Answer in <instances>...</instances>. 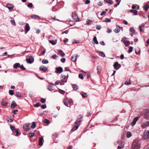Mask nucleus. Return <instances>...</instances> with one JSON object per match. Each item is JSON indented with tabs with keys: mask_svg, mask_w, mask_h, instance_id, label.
Here are the masks:
<instances>
[{
	"mask_svg": "<svg viewBox=\"0 0 149 149\" xmlns=\"http://www.w3.org/2000/svg\"><path fill=\"white\" fill-rule=\"evenodd\" d=\"M140 148V143L136 141H134L132 146V149H139Z\"/></svg>",
	"mask_w": 149,
	"mask_h": 149,
	"instance_id": "1",
	"label": "nucleus"
},
{
	"mask_svg": "<svg viewBox=\"0 0 149 149\" xmlns=\"http://www.w3.org/2000/svg\"><path fill=\"white\" fill-rule=\"evenodd\" d=\"M143 137L145 139H149V130L145 131Z\"/></svg>",
	"mask_w": 149,
	"mask_h": 149,
	"instance_id": "2",
	"label": "nucleus"
},
{
	"mask_svg": "<svg viewBox=\"0 0 149 149\" xmlns=\"http://www.w3.org/2000/svg\"><path fill=\"white\" fill-rule=\"evenodd\" d=\"M49 85L47 86V89L50 91H52L54 90V84L52 83H49Z\"/></svg>",
	"mask_w": 149,
	"mask_h": 149,
	"instance_id": "3",
	"label": "nucleus"
},
{
	"mask_svg": "<svg viewBox=\"0 0 149 149\" xmlns=\"http://www.w3.org/2000/svg\"><path fill=\"white\" fill-rule=\"evenodd\" d=\"M72 17L75 22H77L79 21V18L75 12L72 13Z\"/></svg>",
	"mask_w": 149,
	"mask_h": 149,
	"instance_id": "4",
	"label": "nucleus"
},
{
	"mask_svg": "<svg viewBox=\"0 0 149 149\" xmlns=\"http://www.w3.org/2000/svg\"><path fill=\"white\" fill-rule=\"evenodd\" d=\"M113 66L114 68L116 70H117L119 69L121 67V65L119 64L118 62L117 61L116 62L114 63Z\"/></svg>",
	"mask_w": 149,
	"mask_h": 149,
	"instance_id": "5",
	"label": "nucleus"
},
{
	"mask_svg": "<svg viewBox=\"0 0 149 149\" xmlns=\"http://www.w3.org/2000/svg\"><path fill=\"white\" fill-rule=\"evenodd\" d=\"M56 70L55 71V72L56 73L60 74L63 71V68L61 67L56 68Z\"/></svg>",
	"mask_w": 149,
	"mask_h": 149,
	"instance_id": "6",
	"label": "nucleus"
},
{
	"mask_svg": "<svg viewBox=\"0 0 149 149\" xmlns=\"http://www.w3.org/2000/svg\"><path fill=\"white\" fill-rule=\"evenodd\" d=\"M67 81V80H63L62 81L60 80H58L57 81L55 82V84L56 85H59L60 84L61 85H64V82H66Z\"/></svg>",
	"mask_w": 149,
	"mask_h": 149,
	"instance_id": "7",
	"label": "nucleus"
},
{
	"mask_svg": "<svg viewBox=\"0 0 149 149\" xmlns=\"http://www.w3.org/2000/svg\"><path fill=\"white\" fill-rule=\"evenodd\" d=\"M30 125L31 124L30 123H29L28 124H26L24 126L23 128L26 131L28 130L31 129V127H30Z\"/></svg>",
	"mask_w": 149,
	"mask_h": 149,
	"instance_id": "8",
	"label": "nucleus"
},
{
	"mask_svg": "<svg viewBox=\"0 0 149 149\" xmlns=\"http://www.w3.org/2000/svg\"><path fill=\"white\" fill-rule=\"evenodd\" d=\"M121 41L123 42L126 46H129L130 44V41L128 40H125L123 39H122Z\"/></svg>",
	"mask_w": 149,
	"mask_h": 149,
	"instance_id": "9",
	"label": "nucleus"
},
{
	"mask_svg": "<svg viewBox=\"0 0 149 149\" xmlns=\"http://www.w3.org/2000/svg\"><path fill=\"white\" fill-rule=\"evenodd\" d=\"M75 123L76 125L74 126V127L71 130V131L73 132L77 129L79 127L78 123L77 122H75Z\"/></svg>",
	"mask_w": 149,
	"mask_h": 149,
	"instance_id": "10",
	"label": "nucleus"
},
{
	"mask_svg": "<svg viewBox=\"0 0 149 149\" xmlns=\"http://www.w3.org/2000/svg\"><path fill=\"white\" fill-rule=\"evenodd\" d=\"M68 102H69V100L67 98H66L63 99V102L64 104L67 107H69Z\"/></svg>",
	"mask_w": 149,
	"mask_h": 149,
	"instance_id": "11",
	"label": "nucleus"
},
{
	"mask_svg": "<svg viewBox=\"0 0 149 149\" xmlns=\"http://www.w3.org/2000/svg\"><path fill=\"white\" fill-rule=\"evenodd\" d=\"M139 118L138 117H137L135 118L132 121V122L131 123V124L132 126H134L136 123V122L138 120Z\"/></svg>",
	"mask_w": 149,
	"mask_h": 149,
	"instance_id": "12",
	"label": "nucleus"
},
{
	"mask_svg": "<svg viewBox=\"0 0 149 149\" xmlns=\"http://www.w3.org/2000/svg\"><path fill=\"white\" fill-rule=\"evenodd\" d=\"M149 125V122H145L141 124V127L143 128H144Z\"/></svg>",
	"mask_w": 149,
	"mask_h": 149,
	"instance_id": "13",
	"label": "nucleus"
},
{
	"mask_svg": "<svg viewBox=\"0 0 149 149\" xmlns=\"http://www.w3.org/2000/svg\"><path fill=\"white\" fill-rule=\"evenodd\" d=\"M30 27L28 24L26 23L25 27V33H27L30 30Z\"/></svg>",
	"mask_w": 149,
	"mask_h": 149,
	"instance_id": "14",
	"label": "nucleus"
},
{
	"mask_svg": "<svg viewBox=\"0 0 149 149\" xmlns=\"http://www.w3.org/2000/svg\"><path fill=\"white\" fill-rule=\"evenodd\" d=\"M6 7L9 10H13L14 6L13 5L8 3L6 5Z\"/></svg>",
	"mask_w": 149,
	"mask_h": 149,
	"instance_id": "15",
	"label": "nucleus"
},
{
	"mask_svg": "<svg viewBox=\"0 0 149 149\" xmlns=\"http://www.w3.org/2000/svg\"><path fill=\"white\" fill-rule=\"evenodd\" d=\"M39 69L40 70L44 72H45L47 70V68L43 65H42L40 67Z\"/></svg>",
	"mask_w": 149,
	"mask_h": 149,
	"instance_id": "16",
	"label": "nucleus"
},
{
	"mask_svg": "<svg viewBox=\"0 0 149 149\" xmlns=\"http://www.w3.org/2000/svg\"><path fill=\"white\" fill-rule=\"evenodd\" d=\"M26 61L28 63H31L33 62V59L30 58H27L26 59Z\"/></svg>",
	"mask_w": 149,
	"mask_h": 149,
	"instance_id": "17",
	"label": "nucleus"
},
{
	"mask_svg": "<svg viewBox=\"0 0 149 149\" xmlns=\"http://www.w3.org/2000/svg\"><path fill=\"white\" fill-rule=\"evenodd\" d=\"M39 145L40 146H42L43 144V137H42L39 139Z\"/></svg>",
	"mask_w": 149,
	"mask_h": 149,
	"instance_id": "18",
	"label": "nucleus"
},
{
	"mask_svg": "<svg viewBox=\"0 0 149 149\" xmlns=\"http://www.w3.org/2000/svg\"><path fill=\"white\" fill-rule=\"evenodd\" d=\"M93 40L94 42L93 43L94 44H95V43L96 44H98V42L97 40V38L96 36H95L93 37Z\"/></svg>",
	"mask_w": 149,
	"mask_h": 149,
	"instance_id": "19",
	"label": "nucleus"
},
{
	"mask_svg": "<svg viewBox=\"0 0 149 149\" xmlns=\"http://www.w3.org/2000/svg\"><path fill=\"white\" fill-rule=\"evenodd\" d=\"M58 52L59 54L61 55V57H63L65 55V54L63 53V52L62 50H58Z\"/></svg>",
	"mask_w": 149,
	"mask_h": 149,
	"instance_id": "20",
	"label": "nucleus"
},
{
	"mask_svg": "<svg viewBox=\"0 0 149 149\" xmlns=\"http://www.w3.org/2000/svg\"><path fill=\"white\" fill-rule=\"evenodd\" d=\"M16 105H17V104H16V102H15V101H13L12 102V103L11 105V108H13Z\"/></svg>",
	"mask_w": 149,
	"mask_h": 149,
	"instance_id": "21",
	"label": "nucleus"
},
{
	"mask_svg": "<svg viewBox=\"0 0 149 149\" xmlns=\"http://www.w3.org/2000/svg\"><path fill=\"white\" fill-rule=\"evenodd\" d=\"M131 83L132 82L130 80L128 79H127L126 82L125 83V84L126 85H128L131 84Z\"/></svg>",
	"mask_w": 149,
	"mask_h": 149,
	"instance_id": "22",
	"label": "nucleus"
},
{
	"mask_svg": "<svg viewBox=\"0 0 149 149\" xmlns=\"http://www.w3.org/2000/svg\"><path fill=\"white\" fill-rule=\"evenodd\" d=\"M20 64L19 63H16L15 64L13 65V68H19Z\"/></svg>",
	"mask_w": 149,
	"mask_h": 149,
	"instance_id": "23",
	"label": "nucleus"
},
{
	"mask_svg": "<svg viewBox=\"0 0 149 149\" xmlns=\"http://www.w3.org/2000/svg\"><path fill=\"white\" fill-rule=\"evenodd\" d=\"M15 95L17 97H19V98H21L22 96L21 95V93L18 92H16Z\"/></svg>",
	"mask_w": 149,
	"mask_h": 149,
	"instance_id": "24",
	"label": "nucleus"
},
{
	"mask_svg": "<svg viewBox=\"0 0 149 149\" xmlns=\"http://www.w3.org/2000/svg\"><path fill=\"white\" fill-rule=\"evenodd\" d=\"M149 8V6L148 4H145L144 6V9L146 11H147Z\"/></svg>",
	"mask_w": 149,
	"mask_h": 149,
	"instance_id": "25",
	"label": "nucleus"
},
{
	"mask_svg": "<svg viewBox=\"0 0 149 149\" xmlns=\"http://www.w3.org/2000/svg\"><path fill=\"white\" fill-rule=\"evenodd\" d=\"M36 123L35 122H33L32 123V125H31L30 127L31 128H32L33 129L36 127Z\"/></svg>",
	"mask_w": 149,
	"mask_h": 149,
	"instance_id": "26",
	"label": "nucleus"
},
{
	"mask_svg": "<svg viewBox=\"0 0 149 149\" xmlns=\"http://www.w3.org/2000/svg\"><path fill=\"white\" fill-rule=\"evenodd\" d=\"M49 62L48 61L47 59H44L42 60V63L43 64H47Z\"/></svg>",
	"mask_w": 149,
	"mask_h": 149,
	"instance_id": "27",
	"label": "nucleus"
},
{
	"mask_svg": "<svg viewBox=\"0 0 149 149\" xmlns=\"http://www.w3.org/2000/svg\"><path fill=\"white\" fill-rule=\"evenodd\" d=\"M30 17L33 19H36L37 18V16L36 15H31Z\"/></svg>",
	"mask_w": 149,
	"mask_h": 149,
	"instance_id": "28",
	"label": "nucleus"
},
{
	"mask_svg": "<svg viewBox=\"0 0 149 149\" xmlns=\"http://www.w3.org/2000/svg\"><path fill=\"white\" fill-rule=\"evenodd\" d=\"M130 12L131 13H133L135 15L137 14V11L136 10H131Z\"/></svg>",
	"mask_w": 149,
	"mask_h": 149,
	"instance_id": "29",
	"label": "nucleus"
},
{
	"mask_svg": "<svg viewBox=\"0 0 149 149\" xmlns=\"http://www.w3.org/2000/svg\"><path fill=\"white\" fill-rule=\"evenodd\" d=\"M132 133L130 132H128L127 133V137L129 138L130 137L132 136Z\"/></svg>",
	"mask_w": 149,
	"mask_h": 149,
	"instance_id": "30",
	"label": "nucleus"
},
{
	"mask_svg": "<svg viewBox=\"0 0 149 149\" xmlns=\"http://www.w3.org/2000/svg\"><path fill=\"white\" fill-rule=\"evenodd\" d=\"M130 31L132 33L134 34L135 33V30L134 29L132 28H131L130 29Z\"/></svg>",
	"mask_w": 149,
	"mask_h": 149,
	"instance_id": "31",
	"label": "nucleus"
},
{
	"mask_svg": "<svg viewBox=\"0 0 149 149\" xmlns=\"http://www.w3.org/2000/svg\"><path fill=\"white\" fill-rule=\"evenodd\" d=\"M29 136L30 137H32L34 136V133L30 132L29 134Z\"/></svg>",
	"mask_w": 149,
	"mask_h": 149,
	"instance_id": "32",
	"label": "nucleus"
},
{
	"mask_svg": "<svg viewBox=\"0 0 149 149\" xmlns=\"http://www.w3.org/2000/svg\"><path fill=\"white\" fill-rule=\"evenodd\" d=\"M81 95L83 98H85L87 96V94L86 93H82L81 94Z\"/></svg>",
	"mask_w": 149,
	"mask_h": 149,
	"instance_id": "33",
	"label": "nucleus"
},
{
	"mask_svg": "<svg viewBox=\"0 0 149 149\" xmlns=\"http://www.w3.org/2000/svg\"><path fill=\"white\" fill-rule=\"evenodd\" d=\"M99 55L102 57H104L105 56V54L102 52H100L99 54Z\"/></svg>",
	"mask_w": 149,
	"mask_h": 149,
	"instance_id": "34",
	"label": "nucleus"
},
{
	"mask_svg": "<svg viewBox=\"0 0 149 149\" xmlns=\"http://www.w3.org/2000/svg\"><path fill=\"white\" fill-rule=\"evenodd\" d=\"M106 0H104V1ZM106 2L110 5L112 4L113 3V2L112 1H111V0H107Z\"/></svg>",
	"mask_w": 149,
	"mask_h": 149,
	"instance_id": "35",
	"label": "nucleus"
},
{
	"mask_svg": "<svg viewBox=\"0 0 149 149\" xmlns=\"http://www.w3.org/2000/svg\"><path fill=\"white\" fill-rule=\"evenodd\" d=\"M49 42L53 45H54L56 44V43L53 40H49Z\"/></svg>",
	"mask_w": 149,
	"mask_h": 149,
	"instance_id": "36",
	"label": "nucleus"
},
{
	"mask_svg": "<svg viewBox=\"0 0 149 149\" xmlns=\"http://www.w3.org/2000/svg\"><path fill=\"white\" fill-rule=\"evenodd\" d=\"M73 89L75 90H76L78 89V86L75 84H74L73 85Z\"/></svg>",
	"mask_w": 149,
	"mask_h": 149,
	"instance_id": "37",
	"label": "nucleus"
},
{
	"mask_svg": "<svg viewBox=\"0 0 149 149\" xmlns=\"http://www.w3.org/2000/svg\"><path fill=\"white\" fill-rule=\"evenodd\" d=\"M114 31L116 33H118L120 31V29H114Z\"/></svg>",
	"mask_w": 149,
	"mask_h": 149,
	"instance_id": "38",
	"label": "nucleus"
},
{
	"mask_svg": "<svg viewBox=\"0 0 149 149\" xmlns=\"http://www.w3.org/2000/svg\"><path fill=\"white\" fill-rule=\"evenodd\" d=\"M8 103L7 102H1V104L3 106H6L8 104Z\"/></svg>",
	"mask_w": 149,
	"mask_h": 149,
	"instance_id": "39",
	"label": "nucleus"
},
{
	"mask_svg": "<svg viewBox=\"0 0 149 149\" xmlns=\"http://www.w3.org/2000/svg\"><path fill=\"white\" fill-rule=\"evenodd\" d=\"M79 78L81 79H83L84 78V77L83 74H80L79 75Z\"/></svg>",
	"mask_w": 149,
	"mask_h": 149,
	"instance_id": "40",
	"label": "nucleus"
},
{
	"mask_svg": "<svg viewBox=\"0 0 149 149\" xmlns=\"http://www.w3.org/2000/svg\"><path fill=\"white\" fill-rule=\"evenodd\" d=\"M9 94L10 95H13L14 94L13 90H10L9 91Z\"/></svg>",
	"mask_w": 149,
	"mask_h": 149,
	"instance_id": "41",
	"label": "nucleus"
},
{
	"mask_svg": "<svg viewBox=\"0 0 149 149\" xmlns=\"http://www.w3.org/2000/svg\"><path fill=\"white\" fill-rule=\"evenodd\" d=\"M59 93L62 94L63 95L64 94V93H65V92L64 91H63L60 89H59Z\"/></svg>",
	"mask_w": 149,
	"mask_h": 149,
	"instance_id": "42",
	"label": "nucleus"
},
{
	"mask_svg": "<svg viewBox=\"0 0 149 149\" xmlns=\"http://www.w3.org/2000/svg\"><path fill=\"white\" fill-rule=\"evenodd\" d=\"M43 122L46 124H48L49 123V121L47 119H45L43 121Z\"/></svg>",
	"mask_w": 149,
	"mask_h": 149,
	"instance_id": "43",
	"label": "nucleus"
},
{
	"mask_svg": "<svg viewBox=\"0 0 149 149\" xmlns=\"http://www.w3.org/2000/svg\"><path fill=\"white\" fill-rule=\"evenodd\" d=\"M45 101H46L45 99V98H41V100H40V101L42 103H44L45 102Z\"/></svg>",
	"mask_w": 149,
	"mask_h": 149,
	"instance_id": "44",
	"label": "nucleus"
},
{
	"mask_svg": "<svg viewBox=\"0 0 149 149\" xmlns=\"http://www.w3.org/2000/svg\"><path fill=\"white\" fill-rule=\"evenodd\" d=\"M111 20L110 19L108 18H106L104 21L106 22H111Z\"/></svg>",
	"mask_w": 149,
	"mask_h": 149,
	"instance_id": "45",
	"label": "nucleus"
},
{
	"mask_svg": "<svg viewBox=\"0 0 149 149\" xmlns=\"http://www.w3.org/2000/svg\"><path fill=\"white\" fill-rule=\"evenodd\" d=\"M75 56H72L71 57V60L72 61L74 62L76 61V59L74 58Z\"/></svg>",
	"mask_w": 149,
	"mask_h": 149,
	"instance_id": "46",
	"label": "nucleus"
},
{
	"mask_svg": "<svg viewBox=\"0 0 149 149\" xmlns=\"http://www.w3.org/2000/svg\"><path fill=\"white\" fill-rule=\"evenodd\" d=\"M10 128L12 131H15L16 129L15 128V127L12 125L10 126Z\"/></svg>",
	"mask_w": 149,
	"mask_h": 149,
	"instance_id": "47",
	"label": "nucleus"
},
{
	"mask_svg": "<svg viewBox=\"0 0 149 149\" xmlns=\"http://www.w3.org/2000/svg\"><path fill=\"white\" fill-rule=\"evenodd\" d=\"M28 6L30 8H33V5L32 3H29L28 5Z\"/></svg>",
	"mask_w": 149,
	"mask_h": 149,
	"instance_id": "48",
	"label": "nucleus"
},
{
	"mask_svg": "<svg viewBox=\"0 0 149 149\" xmlns=\"http://www.w3.org/2000/svg\"><path fill=\"white\" fill-rule=\"evenodd\" d=\"M133 50V48L132 47H130L129 48V50H128V52L129 53L131 52Z\"/></svg>",
	"mask_w": 149,
	"mask_h": 149,
	"instance_id": "49",
	"label": "nucleus"
},
{
	"mask_svg": "<svg viewBox=\"0 0 149 149\" xmlns=\"http://www.w3.org/2000/svg\"><path fill=\"white\" fill-rule=\"evenodd\" d=\"M11 22L13 25L15 26L16 25L15 21L14 20H11Z\"/></svg>",
	"mask_w": 149,
	"mask_h": 149,
	"instance_id": "50",
	"label": "nucleus"
},
{
	"mask_svg": "<svg viewBox=\"0 0 149 149\" xmlns=\"http://www.w3.org/2000/svg\"><path fill=\"white\" fill-rule=\"evenodd\" d=\"M19 68H20L21 69H22L23 70H25L26 69V68L24 67V66L23 65H20Z\"/></svg>",
	"mask_w": 149,
	"mask_h": 149,
	"instance_id": "51",
	"label": "nucleus"
},
{
	"mask_svg": "<svg viewBox=\"0 0 149 149\" xmlns=\"http://www.w3.org/2000/svg\"><path fill=\"white\" fill-rule=\"evenodd\" d=\"M41 108L42 109H45L46 107V104H42L41 105Z\"/></svg>",
	"mask_w": 149,
	"mask_h": 149,
	"instance_id": "52",
	"label": "nucleus"
},
{
	"mask_svg": "<svg viewBox=\"0 0 149 149\" xmlns=\"http://www.w3.org/2000/svg\"><path fill=\"white\" fill-rule=\"evenodd\" d=\"M15 131V133L16 134L15 135L16 136H17L18 135V133H19L18 129H16V130Z\"/></svg>",
	"mask_w": 149,
	"mask_h": 149,
	"instance_id": "53",
	"label": "nucleus"
},
{
	"mask_svg": "<svg viewBox=\"0 0 149 149\" xmlns=\"http://www.w3.org/2000/svg\"><path fill=\"white\" fill-rule=\"evenodd\" d=\"M96 28L97 30H100L101 29V26L100 25H97L96 26Z\"/></svg>",
	"mask_w": 149,
	"mask_h": 149,
	"instance_id": "54",
	"label": "nucleus"
},
{
	"mask_svg": "<svg viewBox=\"0 0 149 149\" xmlns=\"http://www.w3.org/2000/svg\"><path fill=\"white\" fill-rule=\"evenodd\" d=\"M57 56L56 54L52 56V58L53 59H55L57 58Z\"/></svg>",
	"mask_w": 149,
	"mask_h": 149,
	"instance_id": "55",
	"label": "nucleus"
},
{
	"mask_svg": "<svg viewBox=\"0 0 149 149\" xmlns=\"http://www.w3.org/2000/svg\"><path fill=\"white\" fill-rule=\"evenodd\" d=\"M140 49H138V50L136 49L135 50V53L136 54H138L140 53Z\"/></svg>",
	"mask_w": 149,
	"mask_h": 149,
	"instance_id": "56",
	"label": "nucleus"
},
{
	"mask_svg": "<svg viewBox=\"0 0 149 149\" xmlns=\"http://www.w3.org/2000/svg\"><path fill=\"white\" fill-rule=\"evenodd\" d=\"M92 21L89 20H88L86 21V23L88 25H89L90 24V23Z\"/></svg>",
	"mask_w": 149,
	"mask_h": 149,
	"instance_id": "57",
	"label": "nucleus"
},
{
	"mask_svg": "<svg viewBox=\"0 0 149 149\" xmlns=\"http://www.w3.org/2000/svg\"><path fill=\"white\" fill-rule=\"evenodd\" d=\"M65 60L66 59L65 58H62L61 59V61L62 62L64 63L65 61Z\"/></svg>",
	"mask_w": 149,
	"mask_h": 149,
	"instance_id": "58",
	"label": "nucleus"
},
{
	"mask_svg": "<svg viewBox=\"0 0 149 149\" xmlns=\"http://www.w3.org/2000/svg\"><path fill=\"white\" fill-rule=\"evenodd\" d=\"M106 14V12L105 11H102L100 14L101 16H103L104 15H105Z\"/></svg>",
	"mask_w": 149,
	"mask_h": 149,
	"instance_id": "59",
	"label": "nucleus"
},
{
	"mask_svg": "<svg viewBox=\"0 0 149 149\" xmlns=\"http://www.w3.org/2000/svg\"><path fill=\"white\" fill-rule=\"evenodd\" d=\"M120 1H119V2H118V3H117L116 4H115L114 6V7H116L118 5H119L120 4Z\"/></svg>",
	"mask_w": 149,
	"mask_h": 149,
	"instance_id": "60",
	"label": "nucleus"
},
{
	"mask_svg": "<svg viewBox=\"0 0 149 149\" xmlns=\"http://www.w3.org/2000/svg\"><path fill=\"white\" fill-rule=\"evenodd\" d=\"M97 4L99 6H102L103 5V3L102 2L100 1Z\"/></svg>",
	"mask_w": 149,
	"mask_h": 149,
	"instance_id": "61",
	"label": "nucleus"
},
{
	"mask_svg": "<svg viewBox=\"0 0 149 149\" xmlns=\"http://www.w3.org/2000/svg\"><path fill=\"white\" fill-rule=\"evenodd\" d=\"M90 2V1L89 0H86V1L85 3L86 4H88Z\"/></svg>",
	"mask_w": 149,
	"mask_h": 149,
	"instance_id": "62",
	"label": "nucleus"
},
{
	"mask_svg": "<svg viewBox=\"0 0 149 149\" xmlns=\"http://www.w3.org/2000/svg\"><path fill=\"white\" fill-rule=\"evenodd\" d=\"M97 69L98 70V72H100L101 71V67L99 66H97Z\"/></svg>",
	"mask_w": 149,
	"mask_h": 149,
	"instance_id": "63",
	"label": "nucleus"
},
{
	"mask_svg": "<svg viewBox=\"0 0 149 149\" xmlns=\"http://www.w3.org/2000/svg\"><path fill=\"white\" fill-rule=\"evenodd\" d=\"M111 31H112V30L111 29H108L107 31V32L108 33H110L111 32Z\"/></svg>",
	"mask_w": 149,
	"mask_h": 149,
	"instance_id": "64",
	"label": "nucleus"
}]
</instances>
